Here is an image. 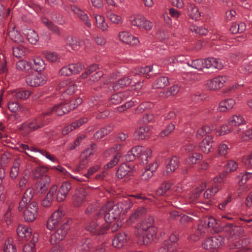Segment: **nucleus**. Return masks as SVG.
<instances>
[{
    "mask_svg": "<svg viewBox=\"0 0 252 252\" xmlns=\"http://www.w3.org/2000/svg\"><path fill=\"white\" fill-rule=\"evenodd\" d=\"M154 222V218L149 217L138 226L136 235L140 244L147 245L156 238L158 229L153 225Z\"/></svg>",
    "mask_w": 252,
    "mask_h": 252,
    "instance_id": "nucleus-1",
    "label": "nucleus"
},
{
    "mask_svg": "<svg viewBox=\"0 0 252 252\" xmlns=\"http://www.w3.org/2000/svg\"><path fill=\"white\" fill-rule=\"evenodd\" d=\"M123 210L122 203L109 201L101 209L100 214H102L106 222L110 223L119 217Z\"/></svg>",
    "mask_w": 252,
    "mask_h": 252,
    "instance_id": "nucleus-2",
    "label": "nucleus"
},
{
    "mask_svg": "<svg viewBox=\"0 0 252 252\" xmlns=\"http://www.w3.org/2000/svg\"><path fill=\"white\" fill-rule=\"evenodd\" d=\"M71 222V220L68 219L55 233L51 235L50 242L52 244L58 243L65 238L70 229Z\"/></svg>",
    "mask_w": 252,
    "mask_h": 252,
    "instance_id": "nucleus-3",
    "label": "nucleus"
},
{
    "mask_svg": "<svg viewBox=\"0 0 252 252\" xmlns=\"http://www.w3.org/2000/svg\"><path fill=\"white\" fill-rule=\"evenodd\" d=\"M71 222V220L68 219L55 233L51 235L50 242L52 244L58 243L65 238L70 229Z\"/></svg>",
    "mask_w": 252,
    "mask_h": 252,
    "instance_id": "nucleus-4",
    "label": "nucleus"
},
{
    "mask_svg": "<svg viewBox=\"0 0 252 252\" xmlns=\"http://www.w3.org/2000/svg\"><path fill=\"white\" fill-rule=\"evenodd\" d=\"M71 222V220L68 219L55 233L51 235L50 242L52 244L58 243L65 238L70 229Z\"/></svg>",
    "mask_w": 252,
    "mask_h": 252,
    "instance_id": "nucleus-5",
    "label": "nucleus"
},
{
    "mask_svg": "<svg viewBox=\"0 0 252 252\" xmlns=\"http://www.w3.org/2000/svg\"><path fill=\"white\" fill-rule=\"evenodd\" d=\"M128 21L132 25L144 29L147 31L151 30L153 28L151 22L141 15H133L128 18Z\"/></svg>",
    "mask_w": 252,
    "mask_h": 252,
    "instance_id": "nucleus-6",
    "label": "nucleus"
},
{
    "mask_svg": "<svg viewBox=\"0 0 252 252\" xmlns=\"http://www.w3.org/2000/svg\"><path fill=\"white\" fill-rule=\"evenodd\" d=\"M224 239L220 235L208 238L202 243V247L206 250L216 249L223 246Z\"/></svg>",
    "mask_w": 252,
    "mask_h": 252,
    "instance_id": "nucleus-7",
    "label": "nucleus"
},
{
    "mask_svg": "<svg viewBox=\"0 0 252 252\" xmlns=\"http://www.w3.org/2000/svg\"><path fill=\"white\" fill-rule=\"evenodd\" d=\"M45 76L41 73H30L27 75L26 81L28 85L36 87L41 86L46 82Z\"/></svg>",
    "mask_w": 252,
    "mask_h": 252,
    "instance_id": "nucleus-8",
    "label": "nucleus"
},
{
    "mask_svg": "<svg viewBox=\"0 0 252 252\" xmlns=\"http://www.w3.org/2000/svg\"><path fill=\"white\" fill-rule=\"evenodd\" d=\"M178 240L176 235L171 234L168 240L163 242L158 252H178L175 244Z\"/></svg>",
    "mask_w": 252,
    "mask_h": 252,
    "instance_id": "nucleus-9",
    "label": "nucleus"
},
{
    "mask_svg": "<svg viewBox=\"0 0 252 252\" xmlns=\"http://www.w3.org/2000/svg\"><path fill=\"white\" fill-rule=\"evenodd\" d=\"M134 152H138V158L141 163L146 164L151 159L152 151L150 148L141 146H135L133 150Z\"/></svg>",
    "mask_w": 252,
    "mask_h": 252,
    "instance_id": "nucleus-10",
    "label": "nucleus"
},
{
    "mask_svg": "<svg viewBox=\"0 0 252 252\" xmlns=\"http://www.w3.org/2000/svg\"><path fill=\"white\" fill-rule=\"evenodd\" d=\"M223 231L233 239L240 237L244 232V229L242 227L234 225L231 223L226 224L223 227Z\"/></svg>",
    "mask_w": 252,
    "mask_h": 252,
    "instance_id": "nucleus-11",
    "label": "nucleus"
},
{
    "mask_svg": "<svg viewBox=\"0 0 252 252\" xmlns=\"http://www.w3.org/2000/svg\"><path fill=\"white\" fill-rule=\"evenodd\" d=\"M75 108V106H71L68 103L63 102L55 105L52 108L50 113L58 116H63Z\"/></svg>",
    "mask_w": 252,
    "mask_h": 252,
    "instance_id": "nucleus-12",
    "label": "nucleus"
},
{
    "mask_svg": "<svg viewBox=\"0 0 252 252\" xmlns=\"http://www.w3.org/2000/svg\"><path fill=\"white\" fill-rule=\"evenodd\" d=\"M109 226L107 224L106 226H101L99 222L96 220H93L86 226V229L93 234L101 235L107 230Z\"/></svg>",
    "mask_w": 252,
    "mask_h": 252,
    "instance_id": "nucleus-13",
    "label": "nucleus"
},
{
    "mask_svg": "<svg viewBox=\"0 0 252 252\" xmlns=\"http://www.w3.org/2000/svg\"><path fill=\"white\" fill-rule=\"evenodd\" d=\"M179 159L176 156H173L166 161L165 169L163 171L164 176H168L173 172L179 166Z\"/></svg>",
    "mask_w": 252,
    "mask_h": 252,
    "instance_id": "nucleus-14",
    "label": "nucleus"
},
{
    "mask_svg": "<svg viewBox=\"0 0 252 252\" xmlns=\"http://www.w3.org/2000/svg\"><path fill=\"white\" fill-rule=\"evenodd\" d=\"M37 206L35 202H32L26 207L24 212V218L27 221L32 222L35 219V214L37 211Z\"/></svg>",
    "mask_w": 252,
    "mask_h": 252,
    "instance_id": "nucleus-15",
    "label": "nucleus"
},
{
    "mask_svg": "<svg viewBox=\"0 0 252 252\" xmlns=\"http://www.w3.org/2000/svg\"><path fill=\"white\" fill-rule=\"evenodd\" d=\"M70 9L71 11H72L80 18L86 27L89 28L92 27V25L91 21L87 14H86L84 11L75 5H71Z\"/></svg>",
    "mask_w": 252,
    "mask_h": 252,
    "instance_id": "nucleus-16",
    "label": "nucleus"
},
{
    "mask_svg": "<svg viewBox=\"0 0 252 252\" xmlns=\"http://www.w3.org/2000/svg\"><path fill=\"white\" fill-rule=\"evenodd\" d=\"M119 37L123 42L132 46L136 45L139 43V40L137 37L127 31L121 32L119 33Z\"/></svg>",
    "mask_w": 252,
    "mask_h": 252,
    "instance_id": "nucleus-17",
    "label": "nucleus"
},
{
    "mask_svg": "<svg viewBox=\"0 0 252 252\" xmlns=\"http://www.w3.org/2000/svg\"><path fill=\"white\" fill-rule=\"evenodd\" d=\"M226 80L225 76H218L208 81L207 87L210 90H217L223 87Z\"/></svg>",
    "mask_w": 252,
    "mask_h": 252,
    "instance_id": "nucleus-18",
    "label": "nucleus"
},
{
    "mask_svg": "<svg viewBox=\"0 0 252 252\" xmlns=\"http://www.w3.org/2000/svg\"><path fill=\"white\" fill-rule=\"evenodd\" d=\"M63 213L60 208L55 211L48 219V229L52 230L57 226L60 221Z\"/></svg>",
    "mask_w": 252,
    "mask_h": 252,
    "instance_id": "nucleus-19",
    "label": "nucleus"
},
{
    "mask_svg": "<svg viewBox=\"0 0 252 252\" xmlns=\"http://www.w3.org/2000/svg\"><path fill=\"white\" fill-rule=\"evenodd\" d=\"M32 229L27 225L20 224L17 228V233L20 239L23 241L28 240L32 235Z\"/></svg>",
    "mask_w": 252,
    "mask_h": 252,
    "instance_id": "nucleus-20",
    "label": "nucleus"
},
{
    "mask_svg": "<svg viewBox=\"0 0 252 252\" xmlns=\"http://www.w3.org/2000/svg\"><path fill=\"white\" fill-rule=\"evenodd\" d=\"M33 194L34 192L32 189L29 188L26 190L21 201L19 203L18 207L19 211H21L25 207H27L31 203V201L33 197Z\"/></svg>",
    "mask_w": 252,
    "mask_h": 252,
    "instance_id": "nucleus-21",
    "label": "nucleus"
},
{
    "mask_svg": "<svg viewBox=\"0 0 252 252\" xmlns=\"http://www.w3.org/2000/svg\"><path fill=\"white\" fill-rule=\"evenodd\" d=\"M71 188V184L67 182H63L59 189L57 195V200L59 202L64 201L67 197L68 191Z\"/></svg>",
    "mask_w": 252,
    "mask_h": 252,
    "instance_id": "nucleus-22",
    "label": "nucleus"
},
{
    "mask_svg": "<svg viewBox=\"0 0 252 252\" xmlns=\"http://www.w3.org/2000/svg\"><path fill=\"white\" fill-rule=\"evenodd\" d=\"M127 239L128 235L126 232L119 233L113 240L112 245L116 248H122L126 244Z\"/></svg>",
    "mask_w": 252,
    "mask_h": 252,
    "instance_id": "nucleus-23",
    "label": "nucleus"
},
{
    "mask_svg": "<svg viewBox=\"0 0 252 252\" xmlns=\"http://www.w3.org/2000/svg\"><path fill=\"white\" fill-rule=\"evenodd\" d=\"M213 142V137L208 136L204 138L199 145V150L206 154H208L212 148V144Z\"/></svg>",
    "mask_w": 252,
    "mask_h": 252,
    "instance_id": "nucleus-24",
    "label": "nucleus"
},
{
    "mask_svg": "<svg viewBox=\"0 0 252 252\" xmlns=\"http://www.w3.org/2000/svg\"><path fill=\"white\" fill-rule=\"evenodd\" d=\"M206 63L207 68L221 69L223 66L222 62L218 58H208L206 59Z\"/></svg>",
    "mask_w": 252,
    "mask_h": 252,
    "instance_id": "nucleus-25",
    "label": "nucleus"
},
{
    "mask_svg": "<svg viewBox=\"0 0 252 252\" xmlns=\"http://www.w3.org/2000/svg\"><path fill=\"white\" fill-rule=\"evenodd\" d=\"M235 101L233 99H227L221 101L217 108V110L221 112H225L231 109L235 105Z\"/></svg>",
    "mask_w": 252,
    "mask_h": 252,
    "instance_id": "nucleus-26",
    "label": "nucleus"
},
{
    "mask_svg": "<svg viewBox=\"0 0 252 252\" xmlns=\"http://www.w3.org/2000/svg\"><path fill=\"white\" fill-rule=\"evenodd\" d=\"M93 247L92 241L89 238L82 240L78 245L76 252H87Z\"/></svg>",
    "mask_w": 252,
    "mask_h": 252,
    "instance_id": "nucleus-27",
    "label": "nucleus"
},
{
    "mask_svg": "<svg viewBox=\"0 0 252 252\" xmlns=\"http://www.w3.org/2000/svg\"><path fill=\"white\" fill-rule=\"evenodd\" d=\"M188 14L192 19L197 20L201 16L198 8L193 3H188L187 6Z\"/></svg>",
    "mask_w": 252,
    "mask_h": 252,
    "instance_id": "nucleus-28",
    "label": "nucleus"
},
{
    "mask_svg": "<svg viewBox=\"0 0 252 252\" xmlns=\"http://www.w3.org/2000/svg\"><path fill=\"white\" fill-rule=\"evenodd\" d=\"M206 59H198L187 62V64L194 69L201 70L204 68H207Z\"/></svg>",
    "mask_w": 252,
    "mask_h": 252,
    "instance_id": "nucleus-29",
    "label": "nucleus"
},
{
    "mask_svg": "<svg viewBox=\"0 0 252 252\" xmlns=\"http://www.w3.org/2000/svg\"><path fill=\"white\" fill-rule=\"evenodd\" d=\"M227 123L231 126H238L244 125L246 121L241 115H234L228 119Z\"/></svg>",
    "mask_w": 252,
    "mask_h": 252,
    "instance_id": "nucleus-30",
    "label": "nucleus"
},
{
    "mask_svg": "<svg viewBox=\"0 0 252 252\" xmlns=\"http://www.w3.org/2000/svg\"><path fill=\"white\" fill-rule=\"evenodd\" d=\"M93 16L95 20V23L98 28L102 31H106L108 30V25L105 21L104 17L97 14H94Z\"/></svg>",
    "mask_w": 252,
    "mask_h": 252,
    "instance_id": "nucleus-31",
    "label": "nucleus"
},
{
    "mask_svg": "<svg viewBox=\"0 0 252 252\" xmlns=\"http://www.w3.org/2000/svg\"><path fill=\"white\" fill-rule=\"evenodd\" d=\"M131 82V79L126 77L119 80L113 84L112 88L114 91H117L121 88L129 85Z\"/></svg>",
    "mask_w": 252,
    "mask_h": 252,
    "instance_id": "nucleus-32",
    "label": "nucleus"
},
{
    "mask_svg": "<svg viewBox=\"0 0 252 252\" xmlns=\"http://www.w3.org/2000/svg\"><path fill=\"white\" fill-rule=\"evenodd\" d=\"M8 34L9 38L14 42L20 44L23 43L24 39L23 37L20 32L15 30L14 28H12V29L9 31Z\"/></svg>",
    "mask_w": 252,
    "mask_h": 252,
    "instance_id": "nucleus-33",
    "label": "nucleus"
},
{
    "mask_svg": "<svg viewBox=\"0 0 252 252\" xmlns=\"http://www.w3.org/2000/svg\"><path fill=\"white\" fill-rule=\"evenodd\" d=\"M215 129L216 127L213 125L203 126L197 130L196 136L198 139H200Z\"/></svg>",
    "mask_w": 252,
    "mask_h": 252,
    "instance_id": "nucleus-34",
    "label": "nucleus"
},
{
    "mask_svg": "<svg viewBox=\"0 0 252 252\" xmlns=\"http://www.w3.org/2000/svg\"><path fill=\"white\" fill-rule=\"evenodd\" d=\"M131 169L129 164L124 163L118 169L116 175L118 178L122 179L126 176L131 171Z\"/></svg>",
    "mask_w": 252,
    "mask_h": 252,
    "instance_id": "nucleus-35",
    "label": "nucleus"
},
{
    "mask_svg": "<svg viewBox=\"0 0 252 252\" xmlns=\"http://www.w3.org/2000/svg\"><path fill=\"white\" fill-rule=\"evenodd\" d=\"M24 34L28 41L31 44H35L38 40V34L32 29L25 30Z\"/></svg>",
    "mask_w": 252,
    "mask_h": 252,
    "instance_id": "nucleus-36",
    "label": "nucleus"
},
{
    "mask_svg": "<svg viewBox=\"0 0 252 252\" xmlns=\"http://www.w3.org/2000/svg\"><path fill=\"white\" fill-rule=\"evenodd\" d=\"M168 78L166 76L158 78L155 81L153 88L154 89H162L169 85Z\"/></svg>",
    "mask_w": 252,
    "mask_h": 252,
    "instance_id": "nucleus-37",
    "label": "nucleus"
},
{
    "mask_svg": "<svg viewBox=\"0 0 252 252\" xmlns=\"http://www.w3.org/2000/svg\"><path fill=\"white\" fill-rule=\"evenodd\" d=\"M37 193L41 196H47L46 192L47 191V185L46 181H39L36 184Z\"/></svg>",
    "mask_w": 252,
    "mask_h": 252,
    "instance_id": "nucleus-38",
    "label": "nucleus"
},
{
    "mask_svg": "<svg viewBox=\"0 0 252 252\" xmlns=\"http://www.w3.org/2000/svg\"><path fill=\"white\" fill-rule=\"evenodd\" d=\"M33 65L32 67L36 71H41L45 68L44 61L40 57H36L33 59Z\"/></svg>",
    "mask_w": 252,
    "mask_h": 252,
    "instance_id": "nucleus-39",
    "label": "nucleus"
},
{
    "mask_svg": "<svg viewBox=\"0 0 252 252\" xmlns=\"http://www.w3.org/2000/svg\"><path fill=\"white\" fill-rule=\"evenodd\" d=\"M86 197V192L84 190H80L77 192L74 196L73 204L75 206H80L84 201Z\"/></svg>",
    "mask_w": 252,
    "mask_h": 252,
    "instance_id": "nucleus-40",
    "label": "nucleus"
},
{
    "mask_svg": "<svg viewBox=\"0 0 252 252\" xmlns=\"http://www.w3.org/2000/svg\"><path fill=\"white\" fill-rule=\"evenodd\" d=\"M47 168L46 167H38L34 171V176L36 178H42L46 181L47 175Z\"/></svg>",
    "mask_w": 252,
    "mask_h": 252,
    "instance_id": "nucleus-41",
    "label": "nucleus"
},
{
    "mask_svg": "<svg viewBox=\"0 0 252 252\" xmlns=\"http://www.w3.org/2000/svg\"><path fill=\"white\" fill-rule=\"evenodd\" d=\"M16 66L17 69L24 72L28 71L32 67L31 63L24 60L18 61L16 63Z\"/></svg>",
    "mask_w": 252,
    "mask_h": 252,
    "instance_id": "nucleus-42",
    "label": "nucleus"
},
{
    "mask_svg": "<svg viewBox=\"0 0 252 252\" xmlns=\"http://www.w3.org/2000/svg\"><path fill=\"white\" fill-rule=\"evenodd\" d=\"M31 92L29 90H22L13 94V97L16 99H26L31 94Z\"/></svg>",
    "mask_w": 252,
    "mask_h": 252,
    "instance_id": "nucleus-43",
    "label": "nucleus"
},
{
    "mask_svg": "<svg viewBox=\"0 0 252 252\" xmlns=\"http://www.w3.org/2000/svg\"><path fill=\"white\" fill-rule=\"evenodd\" d=\"M150 128L148 127H140L137 129L134 134V137L135 138L139 140H142L145 138L147 136V133L149 131Z\"/></svg>",
    "mask_w": 252,
    "mask_h": 252,
    "instance_id": "nucleus-44",
    "label": "nucleus"
},
{
    "mask_svg": "<svg viewBox=\"0 0 252 252\" xmlns=\"http://www.w3.org/2000/svg\"><path fill=\"white\" fill-rule=\"evenodd\" d=\"M146 212V210L144 207H140L136 209L129 218V221L133 222L136 219L142 217Z\"/></svg>",
    "mask_w": 252,
    "mask_h": 252,
    "instance_id": "nucleus-45",
    "label": "nucleus"
},
{
    "mask_svg": "<svg viewBox=\"0 0 252 252\" xmlns=\"http://www.w3.org/2000/svg\"><path fill=\"white\" fill-rule=\"evenodd\" d=\"M126 93V92H119L113 94L110 99V103L115 105L120 103L124 99Z\"/></svg>",
    "mask_w": 252,
    "mask_h": 252,
    "instance_id": "nucleus-46",
    "label": "nucleus"
},
{
    "mask_svg": "<svg viewBox=\"0 0 252 252\" xmlns=\"http://www.w3.org/2000/svg\"><path fill=\"white\" fill-rule=\"evenodd\" d=\"M112 129L111 126H108L97 131L94 135L95 139H100L110 132Z\"/></svg>",
    "mask_w": 252,
    "mask_h": 252,
    "instance_id": "nucleus-47",
    "label": "nucleus"
},
{
    "mask_svg": "<svg viewBox=\"0 0 252 252\" xmlns=\"http://www.w3.org/2000/svg\"><path fill=\"white\" fill-rule=\"evenodd\" d=\"M19 166V161L18 160H15L13 162V166H12L10 172V176L12 179H15L18 175Z\"/></svg>",
    "mask_w": 252,
    "mask_h": 252,
    "instance_id": "nucleus-48",
    "label": "nucleus"
},
{
    "mask_svg": "<svg viewBox=\"0 0 252 252\" xmlns=\"http://www.w3.org/2000/svg\"><path fill=\"white\" fill-rule=\"evenodd\" d=\"M229 150L228 145L224 142H222L218 146V153L220 156L225 157Z\"/></svg>",
    "mask_w": 252,
    "mask_h": 252,
    "instance_id": "nucleus-49",
    "label": "nucleus"
},
{
    "mask_svg": "<svg viewBox=\"0 0 252 252\" xmlns=\"http://www.w3.org/2000/svg\"><path fill=\"white\" fill-rule=\"evenodd\" d=\"M89 158L82 157L81 156V159L79 163L78 164L77 168L75 170L76 173L80 172L82 170L87 167L89 163Z\"/></svg>",
    "mask_w": 252,
    "mask_h": 252,
    "instance_id": "nucleus-50",
    "label": "nucleus"
},
{
    "mask_svg": "<svg viewBox=\"0 0 252 252\" xmlns=\"http://www.w3.org/2000/svg\"><path fill=\"white\" fill-rule=\"evenodd\" d=\"M171 185L169 183H165L162 184L156 191L158 195L164 194L171 188Z\"/></svg>",
    "mask_w": 252,
    "mask_h": 252,
    "instance_id": "nucleus-51",
    "label": "nucleus"
},
{
    "mask_svg": "<svg viewBox=\"0 0 252 252\" xmlns=\"http://www.w3.org/2000/svg\"><path fill=\"white\" fill-rule=\"evenodd\" d=\"M67 43L73 50H78L80 43L76 37L69 36L67 38Z\"/></svg>",
    "mask_w": 252,
    "mask_h": 252,
    "instance_id": "nucleus-52",
    "label": "nucleus"
},
{
    "mask_svg": "<svg viewBox=\"0 0 252 252\" xmlns=\"http://www.w3.org/2000/svg\"><path fill=\"white\" fill-rule=\"evenodd\" d=\"M201 158L202 156L200 154L194 153L187 158L186 161L189 164H193L196 163Z\"/></svg>",
    "mask_w": 252,
    "mask_h": 252,
    "instance_id": "nucleus-53",
    "label": "nucleus"
},
{
    "mask_svg": "<svg viewBox=\"0 0 252 252\" xmlns=\"http://www.w3.org/2000/svg\"><path fill=\"white\" fill-rule=\"evenodd\" d=\"M107 17L114 24H119L123 22V19L120 16L112 12H109L107 14Z\"/></svg>",
    "mask_w": 252,
    "mask_h": 252,
    "instance_id": "nucleus-54",
    "label": "nucleus"
},
{
    "mask_svg": "<svg viewBox=\"0 0 252 252\" xmlns=\"http://www.w3.org/2000/svg\"><path fill=\"white\" fill-rule=\"evenodd\" d=\"M175 128V126L174 124L170 123L168 124L167 126H166L165 128L160 132L159 133L160 136L163 137L167 136L173 131Z\"/></svg>",
    "mask_w": 252,
    "mask_h": 252,
    "instance_id": "nucleus-55",
    "label": "nucleus"
},
{
    "mask_svg": "<svg viewBox=\"0 0 252 252\" xmlns=\"http://www.w3.org/2000/svg\"><path fill=\"white\" fill-rule=\"evenodd\" d=\"M190 30L199 35H206L208 33V30L203 26H192Z\"/></svg>",
    "mask_w": 252,
    "mask_h": 252,
    "instance_id": "nucleus-56",
    "label": "nucleus"
},
{
    "mask_svg": "<svg viewBox=\"0 0 252 252\" xmlns=\"http://www.w3.org/2000/svg\"><path fill=\"white\" fill-rule=\"evenodd\" d=\"M239 71L242 74L247 75L252 72V64L245 62L239 68Z\"/></svg>",
    "mask_w": 252,
    "mask_h": 252,
    "instance_id": "nucleus-57",
    "label": "nucleus"
},
{
    "mask_svg": "<svg viewBox=\"0 0 252 252\" xmlns=\"http://www.w3.org/2000/svg\"><path fill=\"white\" fill-rule=\"evenodd\" d=\"M205 186L204 185H202L200 186V187L196 188L190 197V201H193L196 199H197L199 196L200 194L205 189Z\"/></svg>",
    "mask_w": 252,
    "mask_h": 252,
    "instance_id": "nucleus-58",
    "label": "nucleus"
},
{
    "mask_svg": "<svg viewBox=\"0 0 252 252\" xmlns=\"http://www.w3.org/2000/svg\"><path fill=\"white\" fill-rule=\"evenodd\" d=\"M204 233L203 226H199L195 234L190 236V239L193 241H196L200 239Z\"/></svg>",
    "mask_w": 252,
    "mask_h": 252,
    "instance_id": "nucleus-59",
    "label": "nucleus"
},
{
    "mask_svg": "<svg viewBox=\"0 0 252 252\" xmlns=\"http://www.w3.org/2000/svg\"><path fill=\"white\" fill-rule=\"evenodd\" d=\"M152 69V66H146L145 67L136 68L133 73L135 74H147L151 71Z\"/></svg>",
    "mask_w": 252,
    "mask_h": 252,
    "instance_id": "nucleus-60",
    "label": "nucleus"
},
{
    "mask_svg": "<svg viewBox=\"0 0 252 252\" xmlns=\"http://www.w3.org/2000/svg\"><path fill=\"white\" fill-rule=\"evenodd\" d=\"M3 252H17L16 248L12 244L11 240L8 239L5 242Z\"/></svg>",
    "mask_w": 252,
    "mask_h": 252,
    "instance_id": "nucleus-61",
    "label": "nucleus"
},
{
    "mask_svg": "<svg viewBox=\"0 0 252 252\" xmlns=\"http://www.w3.org/2000/svg\"><path fill=\"white\" fill-rule=\"evenodd\" d=\"M24 53L23 47H15L13 48V55L17 58L23 57L24 55Z\"/></svg>",
    "mask_w": 252,
    "mask_h": 252,
    "instance_id": "nucleus-62",
    "label": "nucleus"
},
{
    "mask_svg": "<svg viewBox=\"0 0 252 252\" xmlns=\"http://www.w3.org/2000/svg\"><path fill=\"white\" fill-rule=\"evenodd\" d=\"M98 68V66L96 64H93L90 65L87 70L82 74L81 77L82 78H86L89 74L92 73L94 71H95Z\"/></svg>",
    "mask_w": 252,
    "mask_h": 252,
    "instance_id": "nucleus-63",
    "label": "nucleus"
},
{
    "mask_svg": "<svg viewBox=\"0 0 252 252\" xmlns=\"http://www.w3.org/2000/svg\"><path fill=\"white\" fill-rule=\"evenodd\" d=\"M133 200L130 198H126L123 201L118 202V203H122L123 210H128L132 208L133 206Z\"/></svg>",
    "mask_w": 252,
    "mask_h": 252,
    "instance_id": "nucleus-64",
    "label": "nucleus"
}]
</instances>
